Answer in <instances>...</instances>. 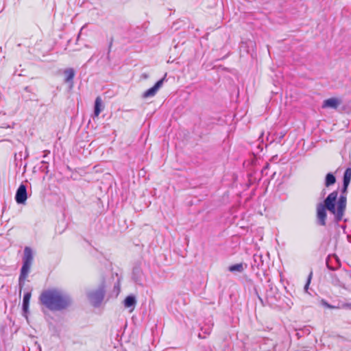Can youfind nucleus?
<instances>
[{"mask_svg": "<svg viewBox=\"0 0 351 351\" xmlns=\"http://www.w3.org/2000/svg\"><path fill=\"white\" fill-rule=\"evenodd\" d=\"M336 178L332 173H328L326 176L325 185L329 186L335 183Z\"/></svg>", "mask_w": 351, "mask_h": 351, "instance_id": "4468645a", "label": "nucleus"}, {"mask_svg": "<svg viewBox=\"0 0 351 351\" xmlns=\"http://www.w3.org/2000/svg\"><path fill=\"white\" fill-rule=\"evenodd\" d=\"M64 74L65 75V82H71L73 84V79L75 76V71L73 69L69 68L66 69L64 71Z\"/></svg>", "mask_w": 351, "mask_h": 351, "instance_id": "9b49d317", "label": "nucleus"}, {"mask_svg": "<svg viewBox=\"0 0 351 351\" xmlns=\"http://www.w3.org/2000/svg\"><path fill=\"white\" fill-rule=\"evenodd\" d=\"M351 180V169L348 168L346 170L343 176V192H346Z\"/></svg>", "mask_w": 351, "mask_h": 351, "instance_id": "9d476101", "label": "nucleus"}, {"mask_svg": "<svg viewBox=\"0 0 351 351\" xmlns=\"http://www.w3.org/2000/svg\"><path fill=\"white\" fill-rule=\"evenodd\" d=\"M228 270L231 272H242L244 270V267L242 263H237L229 267Z\"/></svg>", "mask_w": 351, "mask_h": 351, "instance_id": "ddd939ff", "label": "nucleus"}, {"mask_svg": "<svg viewBox=\"0 0 351 351\" xmlns=\"http://www.w3.org/2000/svg\"><path fill=\"white\" fill-rule=\"evenodd\" d=\"M324 304L327 307H328V308H332V306H330V305L328 304H327V303H326V302H324Z\"/></svg>", "mask_w": 351, "mask_h": 351, "instance_id": "f3484780", "label": "nucleus"}, {"mask_svg": "<svg viewBox=\"0 0 351 351\" xmlns=\"http://www.w3.org/2000/svg\"><path fill=\"white\" fill-rule=\"evenodd\" d=\"M341 104V99L337 97H331L324 101L322 108L337 109Z\"/></svg>", "mask_w": 351, "mask_h": 351, "instance_id": "0eeeda50", "label": "nucleus"}, {"mask_svg": "<svg viewBox=\"0 0 351 351\" xmlns=\"http://www.w3.org/2000/svg\"><path fill=\"white\" fill-rule=\"evenodd\" d=\"M312 275H313V273H312V272H311V273L309 274V275H308V279H307V282H306V285H305V286H304V291H305L306 292H307V290H308V286H309V285H310V283H311V280Z\"/></svg>", "mask_w": 351, "mask_h": 351, "instance_id": "2eb2a0df", "label": "nucleus"}, {"mask_svg": "<svg viewBox=\"0 0 351 351\" xmlns=\"http://www.w3.org/2000/svg\"><path fill=\"white\" fill-rule=\"evenodd\" d=\"M40 303L51 311H62L71 305L68 295L60 290L51 289L43 291L39 298Z\"/></svg>", "mask_w": 351, "mask_h": 351, "instance_id": "f03ea898", "label": "nucleus"}, {"mask_svg": "<svg viewBox=\"0 0 351 351\" xmlns=\"http://www.w3.org/2000/svg\"><path fill=\"white\" fill-rule=\"evenodd\" d=\"M123 303L125 308H132V309L130 310V312H132L134 310V306L136 304V298L133 295H128L124 300Z\"/></svg>", "mask_w": 351, "mask_h": 351, "instance_id": "6e6552de", "label": "nucleus"}, {"mask_svg": "<svg viewBox=\"0 0 351 351\" xmlns=\"http://www.w3.org/2000/svg\"><path fill=\"white\" fill-rule=\"evenodd\" d=\"M31 292H27L26 293H25L24 296H23V310L24 311V313H25V317L27 318V313L28 312V308H29V300H30V298H31Z\"/></svg>", "mask_w": 351, "mask_h": 351, "instance_id": "1a4fd4ad", "label": "nucleus"}, {"mask_svg": "<svg viewBox=\"0 0 351 351\" xmlns=\"http://www.w3.org/2000/svg\"><path fill=\"white\" fill-rule=\"evenodd\" d=\"M337 191H333L328 195L324 204H319L317 206V217L322 226L326 224V212L330 211L335 216L337 220L342 219L346 207V197L341 195L337 201Z\"/></svg>", "mask_w": 351, "mask_h": 351, "instance_id": "f257e3e1", "label": "nucleus"}, {"mask_svg": "<svg viewBox=\"0 0 351 351\" xmlns=\"http://www.w3.org/2000/svg\"><path fill=\"white\" fill-rule=\"evenodd\" d=\"M164 81L165 77L158 80L153 87L150 88L149 89L147 90L143 93V97L148 98L154 97L156 94L159 88L162 86Z\"/></svg>", "mask_w": 351, "mask_h": 351, "instance_id": "39448f33", "label": "nucleus"}, {"mask_svg": "<svg viewBox=\"0 0 351 351\" xmlns=\"http://www.w3.org/2000/svg\"><path fill=\"white\" fill-rule=\"evenodd\" d=\"M27 197L26 186L24 184H21L16 191L15 196L16 202L18 204H24Z\"/></svg>", "mask_w": 351, "mask_h": 351, "instance_id": "423d86ee", "label": "nucleus"}, {"mask_svg": "<svg viewBox=\"0 0 351 351\" xmlns=\"http://www.w3.org/2000/svg\"><path fill=\"white\" fill-rule=\"evenodd\" d=\"M104 288L102 286L97 289L88 291L87 297L90 303L95 306H99L104 299Z\"/></svg>", "mask_w": 351, "mask_h": 351, "instance_id": "20e7f679", "label": "nucleus"}, {"mask_svg": "<svg viewBox=\"0 0 351 351\" xmlns=\"http://www.w3.org/2000/svg\"><path fill=\"white\" fill-rule=\"evenodd\" d=\"M33 261L32 251L30 247H25L23 258V266L19 276V286L22 288L24 286L25 280L27 277Z\"/></svg>", "mask_w": 351, "mask_h": 351, "instance_id": "7ed1b4c3", "label": "nucleus"}, {"mask_svg": "<svg viewBox=\"0 0 351 351\" xmlns=\"http://www.w3.org/2000/svg\"><path fill=\"white\" fill-rule=\"evenodd\" d=\"M341 307L343 308L351 309V303H346L342 304Z\"/></svg>", "mask_w": 351, "mask_h": 351, "instance_id": "dca6fc26", "label": "nucleus"}, {"mask_svg": "<svg viewBox=\"0 0 351 351\" xmlns=\"http://www.w3.org/2000/svg\"><path fill=\"white\" fill-rule=\"evenodd\" d=\"M102 110V101L100 97H97L95 101V116L97 117Z\"/></svg>", "mask_w": 351, "mask_h": 351, "instance_id": "f8f14e48", "label": "nucleus"}]
</instances>
